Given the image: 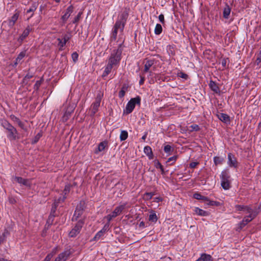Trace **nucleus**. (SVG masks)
Instances as JSON below:
<instances>
[{
	"label": "nucleus",
	"mask_w": 261,
	"mask_h": 261,
	"mask_svg": "<svg viewBox=\"0 0 261 261\" xmlns=\"http://www.w3.org/2000/svg\"><path fill=\"white\" fill-rule=\"evenodd\" d=\"M124 41L118 44V48L113 50L109 58L108 63L114 66L119 65L121 59V54L123 50Z\"/></svg>",
	"instance_id": "obj_1"
},
{
	"label": "nucleus",
	"mask_w": 261,
	"mask_h": 261,
	"mask_svg": "<svg viewBox=\"0 0 261 261\" xmlns=\"http://www.w3.org/2000/svg\"><path fill=\"white\" fill-rule=\"evenodd\" d=\"M0 122L3 128L8 132L7 138L10 140H15L18 139L17 137L18 134V131L12 124L7 120L4 119H1Z\"/></svg>",
	"instance_id": "obj_2"
},
{
	"label": "nucleus",
	"mask_w": 261,
	"mask_h": 261,
	"mask_svg": "<svg viewBox=\"0 0 261 261\" xmlns=\"http://www.w3.org/2000/svg\"><path fill=\"white\" fill-rule=\"evenodd\" d=\"M140 104L141 98L140 96L131 98L126 106L125 110V113L127 114L131 113L135 108L136 105H138L140 106Z\"/></svg>",
	"instance_id": "obj_3"
},
{
	"label": "nucleus",
	"mask_w": 261,
	"mask_h": 261,
	"mask_svg": "<svg viewBox=\"0 0 261 261\" xmlns=\"http://www.w3.org/2000/svg\"><path fill=\"white\" fill-rule=\"evenodd\" d=\"M84 224V220H80L76 223L74 227L71 229V230L69 233V237L71 238L75 237L78 234L80 233L82 228Z\"/></svg>",
	"instance_id": "obj_4"
},
{
	"label": "nucleus",
	"mask_w": 261,
	"mask_h": 261,
	"mask_svg": "<svg viewBox=\"0 0 261 261\" xmlns=\"http://www.w3.org/2000/svg\"><path fill=\"white\" fill-rule=\"evenodd\" d=\"M72 254L70 249H66L63 252L59 253L54 261H66Z\"/></svg>",
	"instance_id": "obj_5"
},
{
	"label": "nucleus",
	"mask_w": 261,
	"mask_h": 261,
	"mask_svg": "<svg viewBox=\"0 0 261 261\" xmlns=\"http://www.w3.org/2000/svg\"><path fill=\"white\" fill-rule=\"evenodd\" d=\"M227 164L231 168H237L238 167L239 163L237 160L234 155L231 153H228Z\"/></svg>",
	"instance_id": "obj_6"
},
{
	"label": "nucleus",
	"mask_w": 261,
	"mask_h": 261,
	"mask_svg": "<svg viewBox=\"0 0 261 261\" xmlns=\"http://www.w3.org/2000/svg\"><path fill=\"white\" fill-rule=\"evenodd\" d=\"M12 179L21 185H22L29 188L31 186V182L28 179H25L19 176H14L12 177Z\"/></svg>",
	"instance_id": "obj_7"
},
{
	"label": "nucleus",
	"mask_w": 261,
	"mask_h": 261,
	"mask_svg": "<svg viewBox=\"0 0 261 261\" xmlns=\"http://www.w3.org/2000/svg\"><path fill=\"white\" fill-rule=\"evenodd\" d=\"M256 216H255V214L253 215H248L245 216L242 221L240 222L239 223L240 229H242L245 226H246L248 223L251 222L253 219H254Z\"/></svg>",
	"instance_id": "obj_8"
},
{
	"label": "nucleus",
	"mask_w": 261,
	"mask_h": 261,
	"mask_svg": "<svg viewBox=\"0 0 261 261\" xmlns=\"http://www.w3.org/2000/svg\"><path fill=\"white\" fill-rule=\"evenodd\" d=\"M243 211H246V213L249 214V215L255 214V216H256L260 213V208L259 206H258L252 208L249 205H245Z\"/></svg>",
	"instance_id": "obj_9"
},
{
	"label": "nucleus",
	"mask_w": 261,
	"mask_h": 261,
	"mask_svg": "<svg viewBox=\"0 0 261 261\" xmlns=\"http://www.w3.org/2000/svg\"><path fill=\"white\" fill-rule=\"evenodd\" d=\"M220 178L221 181H230V175L228 169H225L222 171Z\"/></svg>",
	"instance_id": "obj_10"
},
{
	"label": "nucleus",
	"mask_w": 261,
	"mask_h": 261,
	"mask_svg": "<svg viewBox=\"0 0 261 261\" xmlns=\"http://www.w3.org/2000/svg\"><path fill=\"white\" fill-rule=\"evenodd\" d=\"M10 119L18 124V125L22 129L26 130L27 129L25 127L24 123L22 122L18 117H17L14 115H10L9 116Z\"/></svg>",
	"instance_id": "obj_11"
},
{
	"label": "nucleus",
	"mask_w": 261,
	"mask_h": 261,
	"mask_svg": "<svg viewBox=\"0 0 261 261\" xmlns=\"http://www.w3.org/2000/svg\"><path fill=\"white\" fill-rule=\"evenodd\" d=\"M73 11V7L72 5L67 7L65 14L62 16V20L65 23Z\"/></svg>",
	"instance_id": "obj_12"
},
{
	"label": "nucleus",
	"mask_w": 261,
	"mask_h": 261,
	"mask_svg": "<svg viewBox=\"0 0 261 261\" xmlns=\"http://www.w3.org/2000/svg\"><path fill=\"white\" fill-rule=\"evenodd\" d=\"M75 109V106L74 104L69 105L66 109V111L63 116V118L64 120L67 121L69 117L70 116L71 114L73 112Z\"/></svg>",
	"instance_id": "obj_13"
},
{
	"label": "nucleus",
	"mask_w": 261,
	"mask_h": 261,
	"mask_svg": "<svg viewBox=\"0 0 261 261\" xmlns=\"http://www.w3.org/2000/svg\"><path fill=\"white\" fill-rule=\"evenodd\" d=\"M126 205V203H125L117 206L112 213H111L112 215V217L115 218L119 215L125 208Z\"/></svg>",
	"instance_id": "obj_14"
},
{
	"label": "nucleus",
	"mask_w": 261,
	"mask_h": 261,
	"mask_svg": "<svg viewBox=\"0 0 261 261\" xmlns=\"http://www.w3.org/2000/svg\"><path fill=\"white\" fill-rule=\"evenodd\" d=\"M129 8H125L120 14L118 20L126 23L129 15Z\"/></svg>",
	"instance_id": "obj_15"
},
{
	"label": "nucleus",
	"mask_w": 261,
	"mask_h": 261,
	"mask_svg": "<svg viewBox=\"0 0 261 261\" xmlns=\"http://www.w3.org/2000/svg\"><path fill=\"white\" fill-rule=\"evenodd\" d=\"M32 30V29L31 27L28 26L27 28L23 31L22 34L18 38L17 41L19 43L22 42L23 40L28 37Z\"/></svg>",
	"instance_id": "obj_16"
},
{
	"label": "nucleus",
	"mask_w": 261,
	"mask_h": 261,
	"mask_svg": "<svg viewBox=\"0 0 261 261\" xmlns=\"http://www.w3.org/2000/svg\"><path fill=\"white\" fill-rule=\"evenodd\" d=\"M231 9L230 6L226 4L223 9V17L225 19H228L230 18Z\"/></svg>",
	"instance_id": "obj_17"
},
{
	"label": "nucleus",
	"mask_w": 261,
	"mask_h": 261,
	"mask_svg": "<svg viewBox=\"0 0 261 261\" xmlns=\"http://www.w3.org/2000/svg\"><path fill=\"white\" fill-rule=\"evenodd\" d=\"M208 86L212 91H213V92H214L216 93L220 94V88L216 82H215L212 80H211L208 84Z\"/></svg>",
	"instance_id": "obj_18"
},
{
	"label": "nucleus",
	"mask_w": 261,
	"mask_h": 261,
	"mask_svg": "<svg viewBox=\"0 0 261 261\" xmlns=\"http://www.w3.org/2000/svg\"><path fill=\"white\" fill-rule=\"evenodd\" d=\"M217 116L220 120L225 123L228 124L230 122V117L226 114L221 113L217 114Z\"/></svg>",
	"instance_id": "obj_19"
},
{
	"label": "nucleus",
	"mask_w": 261,
	"mask_h": 261,
	"mask_svg": "<svg viewBox=\"0 0 261 261\" xmlns=\"http://www.w3.org/2000/svg\"><path fill=\"white\" fill-rule=\"evenodd\" d=\"M154 63L155 60L154 59H146L144 71L145 72H147L150 68L154 64Z\"/></svg>",
	"instance_id": "obj_20"
},
{
	"label": "nucleus",
	"mask_w": 261,
	"mask_h": 261,
	"mask_svg": "<svg viewBox=\"0 0 261 261\" xmlns=\"http://www.w3.org/2000/svg\"><path fill=\"white\" fill-rule=\"evenodd\" d=\"M193 211L194 214L198 216L206 217L210 215V213L208 212L204 211L197 207H194Z\"/></svg>",
	"instance_id": "obj_21"
},
{
	"label": "nucleus",
	"mask_w": 261,
	"mask_h": 261,
	"mask_svg": "<svg viewBox=\"0 0 261 261\" xmlns=\"http://www.w3.org/2000/svg\"><path fill=\"white\" fill-rule=\"evenodd\" d=\"M144 152L148 156L149 160L153 158V154L151 148L149 146H145L144 148Z\"/></svg>",
	"instance_id": "obj_22"
},
{
	"label": "nucleus",
	"mask_w": 261,
	"mask_h": 261,
	"mask_svg": "<svg viewBox=\"0 0 261 261\" xmlns=\"http://www.w3.org/2000/svg\"><path fill=\"white\" fill-rule=\"evenodd\" d=\"M115 66L108 63L105 68V70L102 74V77L103 78L108 76V74L111 72V70Z\"/></svg>",
	"instance_id": "obj_23"
},
{
	"label": "nucleus",
	"mask_w": 261,
	"mask_h": 261,
	"mask_svg": "<svg viewBox=\"0 0 261 261\" xmlns=\"http://www.w3.org/2000/svg\"><path fill=\"white\" fill-rule=\"evenodd\" d=\"M125 23L119 20H117L113 28L117 30H119L120 32H123L124 28Z\"/></svg>",
	"instance_id": "obj_24"
},
{
	"label": "nucleus",
	"mask_w": 261,
	"mask_h": 261,
	"mask_svg": "<svg viewBox=\"0 0 261 261\" xmlns=\"http://www.w3.org/2000/svg\"><path fill=\"white\" fill-rule=\"evenodd\" d=\"M38 7V4L36 3H34L32 4V5L30 6V7L27 9L26 11V13H31V14L30 16V17H32L34 15V12L37 9Z\"/></svg>",
	"instance_id": "obj_25"
},
{
	"label": "nucleus",
	"mask_w": 261,
	"mask_h": 261,
	"mask_svg": "<svg viewBox=\"0 0 261 261\" xmlns=\"http://www.w3.org/2000/svg\"><path fill=\"white\" fill-rule=\"evenodd\" d=\"M25 56V51H21L18 55L16 58L14 64H13V67H15L18 65L19 62Z\"/></svg>",
	"instance_id": "obj_26"
},
{
	"label": "nucleus",
	"mask_w": 261,
	"mask_h": 261,
	"mask_svg": "<svg viewBox=\"0 0 261 261\" xmlns=\"http://www.w3.org/2000/svg\"><path fill=\"white\" fill-rule=\"evenodd\" d=\"M193 197L196 199L201 200L204 202L208 200V198L207 197L204 196L199 193H194Z\"/></svg>",
	"instance_id": "obj_27"
},
{
	"label": "nucleus",
	"mask_w": 261,
	"mask_h": 261,
	"mask_svg": "<svg viewBox=\"0 0 261 261\" xmlns=\"http://www.w3.org/2000/svg\"><path fill=\"white\" fill-rule=\"evenodd\" d=\"M99 107V105L95 104L93 102L92 103V104L91 105V109H90L91 116H94L96 114V113L98 110Z\"/></svg>",
	"instance_id": "obj_28"
},
{
	"label": "nucleus",
	"mask_w": 261,
	"mask_h": 261,
	"mask_svg": "<svg viewBox=\"0 0 261 261\" xmlns=\"http://www.w3.org/2000/svg\"><path fill=\"white\" fill-rule=\"evenodd\" d=\"M149 221L153 223H156L158 221V217L154 211L150 212L149 216Z\"/></svg>",
	"instance_id": "obj_29"
},
{
	"label": "nucleus",
	"mask_w": 261,
	"mask_h": 261,
	"mask_svg": "<svg viewBox=\"0 0 261 261\" xmlns=\"http://www.w3.org/2000/svg\"><path fill=\"white\" fill-rule=\"evenodd\" d=\"M107 145V142L106 141H103L100 142L98 146L97 150L95 151L96 153H98V152L102 151L105 150L106 146Z\"/></svg>",
	"instance_id": "obj_30"
},
{
	"label": "nucleus",
	"mask_w": 261,
	"mask_h": 261,
	"mask_svg": "<svg viewBox=\"0 0 261 261\" xmlns=\"http://www.w3.org/2000/svg\"><path fill=\"white\" fill-rule=\"evenodd\" d=\"M57 41H58V45L59 47V50H63L64 49V47L65 46L66 43L65 42V41H63V39L60 38L57 39Z\"/></svg>",
	"instance_id": "obj_31"
},
{
	"label": "nucleus",
	"mask_w": 261,
	"mask_h": 261,
	"mask_svg": "<svg viewBox=\"0 0 261 261\" xmlns=\"http://www.w3.org/2000/svg\"><path fill=\"white\" fill-rule=\"evenodd\" d=\"M224 162V158L216 156L214 158V162L216 165H220Z\"/></svg>",
	"instance_id": "obj_32"
},
{
	"label": "nucleus",
	"mask_w": 261,
	"mask_h": 261,
	"mask_svg": "<svg viewBox=\"0 0 261 261\" xmlns=\"http://www.w3.org/2000/svg\"><path fill=\"white\" fill-rule=\"evenodd\" d=\"M127 87L125 85H123L119 92L118 96L120 98H123L127 91Z\"/></svg>",
	"instance_id": "obj_33"
},
{
	"label": "nucleus",
	"mask_w": 261,
	"mask_h": 261,
	"mask_svg": "<svg viewBox=\"0 0 261 261\" xmlns=\"http://www.w3.org/2000/svg\"><path fill=\"white\" fill-rule=\"evenodd\" d=\"M230 184L231 181H221V187L225 190H227L230 188Z\"/></svg>",
	"instance_id": "obj_34"
},
{
	"label": "nucleus",
	"mask_w": 261,
	"mask_h": 261,
	"mask_svg": "<svg viewBox=\"0 0 261 261\" xmlns=\"http://www.w3.org/2000/svg\"><path fill=\"white\" fill-rule=\"evenodd\" d=\"M83 214V213L80 212L78 210H76L74 211L73 217L72 218V221H77L78 218Z\"/></svg>",
	"instance_id": "obj_35"
},
{
	"label": "nucleus",
	"mask_w": 261,
	"mask_h": 261,
	"mask_svg": "<svg viewBox=\"0 0 261 261\" xmlns=\"http://www.w3.org/2000/svg\"><path fill=\"white\" fill-rule=\"evenodd\" d=\"M162 25L159 24L157 23L155 25V29H154V33L155 35H160L162 32Z\"/></svg>",
	"instance_id": "obj_36"
},
{
	"label": "nucleus",
	"mask_w": 261,
	"mask_h": 261,
	"mask_svg": "<svg viewBox=\"0 0 261 261\" xmlns=\"http://www.w3.org/2000/svg\"><path fill=\"white\" fill-rule=\"evenodd\" d=\"M128 137V133L126 130H122L120 135V139L121 141L125 140Z\"/></svg>",
	"instance_id": "obj_37"
},
{
	"label": "nucleus",
	"mask_w": 261,
	"mask_h": 261,
	"mask_svg": "<svg viewBox=\"0 0 261 261\" xmlns=\"http://www.w3.org/2000/svg\"><path fill=\"white\" fill-rule=\"evenodd\" d=\"M118 30L116 29L113 28L112 30V32L111 36V40L114 41L117 38V33Z\"/></svg>",
	"instance_id": "obj_38"
},
{
	"label": "nucleus",
	"mask_w": 261,
	"mask_h": 261,
	"mask_svg": "<svg viewBox=\"0 0 261 261\" xmlns=\"http://www.w3.org/2000/svg\"><path fill=\"white\" fill-rule=\"evenodd\" d=\"M164 151L168 155L171 154V152L173 151V148L169 145H166L164 147Z\"/></svg>",
	"instance_id": "obj_39"
},
{
	"label": "nucleus",
	"mask_w": 261,
	"mask_h": 261,
	"mask_svg": "<svg viewBox=\"0 0 261 261\" xmlns=\"http://www.w3.org/2000/svg\"><path fill=\"white\" fill-rule=\"evenodd\" d=\"M85 208V202L83 201H81L79 204H77L76 210H79L81 212H83V211Z\"/></svg>",
	"instance_id": "obj_40"
},
{
	"label": "nucleus",
	"mask_w": 261,
	"mask_h": 261,
	"mask_svg": "<svg viewBox=\"0 0 261 261\" xmlns=\"http://www.w3.org/2000/svg\"><path fill=\"white\" fill-rule=\"evenodd\" d=\"M19 16V13L18 11H16L15 13L9 19L11 21L13 22L14 23H15L16 21L17 20L18 17Z\"/></svg>",
	"instance_id": "obj_41"
},
{
	"label": "nucleus",
	"mask_w": 261,
	"mask_h": 261,
	"mask_svg": "<svg viewBox=\"0 0 261 261\" xmlns=\"http://www.w3.org/2000/svg\"><path fill=\"white\" fill-rule=\"evenodd\" d=\"M167 51L170 57L173 56L175 55L173 50V47L171 45H168L167 47Z\"/></svg>",
	"instance_id": "obj_42"
},
{
	"label": "nucleus",
	"mask_w": 261,
	"mask_h": 261,
	"mask_svg": "<svg viewBox=\"0 0 261 261\" xmlns=\"http://www.w3.org/2000/svg\"><path fill=\"white\" fill-rule=\"evenodd\" d=\"M43 79L42 78L40 80L37 81L35 84L34 86V89L36 91L39 90L40 87L42 83Z\"/></svg>",
	"instance_id": "obj_43"
},
{
	"label": "nucleus",
	"mask_w": 261,
	"mask_h": 261,
	"mask_svg": "<svg viewBox=\"0 0 261 261\" xmlns=\"http://www.w3.org/2000/svg\"><path fill=\"white\" fill-rule=\"evenodd\" d=\"M6 24L8 25L9 29H11L14 27L15 23L11 21L10 20H8V21H4L3 22L2 26H5Z\"/></svg>",
	"instance_id": "obj_44"
},
{
	"label": "nucleus",
	"mask_w": 261,
	"mask_h": 261,
	"mask_svg": "<svg viewBox=\"0 0 261 261\" xmlns=\"http://www.w3.org/2000/svg\"><path fill=\"white\" fill-rule=\"evenodd\" d=\"M71 186L69 184H67L65 186L63 192V195L66 196L70 190Z\"/></svg>",
	"instance_id": "obj_45"
},
{
	"label": "nucleus",
	"mask_w": 261,
	"mask_h": 261,
	"mask_svg": "<svg viewBox=\"0 0 261 261\" xmlns=\"http://www.w3.org/2000/svg\"><path fill=\"white\" fill-rule=\"evenodd\" d=\"M104 234L105 233L102 231H98L95 235L93 238V240L96 241L99 240L102 236L104 235Z\"/></svg>",
	"instance_id": "obj_46"
},
{
	"label": "nucleus",
	"mask_w": 261,
	"mask_h": 261,
	"mask_svg": "<svg viewBox=\"0 0 261 261\" xmlns=\"http://www.w3.org/2000/svg\"><path fill=\"white\" fill-rule=\"evenodd\" d=\"M189 127L190 128H191L190 130V132H193V131L198 132L200 129V127L197 124H192V125H190Z\"/></svg>",
	"instance_id": "obj_47"
},
{
	"label": "nucleus",
	"mask_w": 261,
	"mask_h": 261,
	"mask_svg": "<svg viewBox=\"0 0 261 261\" xmlns=\"http://www.w3.org/2000/svg\"><path fill=\"white\" fill-rule=\"evenodd\" d=\"M33 76V74H30L29 73L27 74L23 79L22 82L23 84H27L28 83V81L31 79Z\"/></svg>",
	"instance_id": "obj_48"
},
{
	"label": "nucleus",
	"mask_w": 261,
	"mask_h": 261,
	"mask_svg": "<svg viewBox=\"0 0 261 261\" xmlns=\"http://www.w3.org/2000/svg\"><path fill=\"white\" fill-rule=\"evenodd\" d=\"M206 202H208L207 203V204L208 205L219 206L220 205V202H219L216 201L210 200L209 199H208V201H206Z\"/></svg>",
	"instance_id": "obj_49"
},
{
	"label": "nucleus",
	"mask_w": 261,
	"mask_h": 261,
	"mask_svg": "<svg viewBox=\"0 0 261 261\" xmlns=\"http://www.w3.org/2000/svg\"><path fill=\"white\" fill-rule=\"evenodd\" d=\"M154 195V193H151V192H150V193H148V192H147V193H145L144 194V199H145L146 200H150L151 199V198L152 197V196Z\"/></svg>",
	"instance_id": "obj_50"
},
{
	"label": "nucleus",
	"mask_w": 261,
	"mask_h": 261,
	"mask_svg": "<svg viewBox=\"0 0 261 261\" xmlns=\"http://www.w3.org/2000/svg\"><path fill=\"white\" fill-rule=\"evenodd\" d=\"M71 37L70 34H65L62 36V38L61 39L65 41V42L67 43L70 39Z\"/></svg>",
	"instance_id": "obj_51"
},
{
	"label": "nucleus",
	"mask_w": 261,
	"mask_h": 261,
	"mask_svg": "<svg viewBox=\"0 0 261 261\" xmlns=\"http://www.w3.org/2000/svg\"><path fill=\"white\" fill-rule=\"evenodd\" d=\"M59 203L58 202L55 201L54 203L52 205V208L51 210V214L54 213L56 212V208L57 206H58Z\"/></svg>",
	"instance_id": "obj_52"
},
{
	"label": "nucleus",
	"mask_w": 261,
	"mask_h": 261,
	"mask_svg": "<svg viewBox=\"0 0 261 261\" xmlns=\"http://www.w3.org/2000/svg\"><path fill=\"white\" fill-rule=\"evenodd\" d=\"M71 57L73 61L75 63L78 60L79 55L76 52H74L72 54Z\"/></svg>",
	"instance_id": "obj_53"
},
{
	"label": "nucleus",
	"mask_w": 261,
	"mask_h": 261,
	"mask_svg": "<svg viewBox=\"0 0 261 261\" xmlns=\"http://www.w3.org/2000/svg\"><path fill=\"white\" fill-rule=\"evenodd\" d=\"M177 159V155H174V156H172L169 158L168 159L167 161V163H169V162H173V163H172L171 164H170V165H172L173 163H174L176 160Z\"/></svg>",
	"instance_id": "obj_54"
},
{
	"label": "nucleus",
	"mask_w": 261,
	"mask_h": 261,
	"mask_svg": "<svg viewBox=\"0 0 261 261\" xmlns=\"http://www.w3.org/2000/svg\"><path fill=\"white\" fill-rule=\"evenodd\" d=\"M154 164L155 167L157 169L162 168V167L163 166L161 163L157 160L154 161Z\"/></svg>",
	"instance_id": "obj_55"
},
{
	"label": "nucleus",
	"mask_w": 261,
	"mask_h": 261,
	"mask_svg": "<svg viewBox=\"0 0 261 261\" xmlns=\"http://www.w3.org/2000/svg\"><path fill=\"white\" fill-rule=\"evenodd\" d=\"M228 61V58H223L221 60V63L223 68H225L227 65V63Z\"/></svg>",
	"instance_id": "obj_56"
},
{
	"label": "nucleus",
	"mask_w": 261,
	"mask_h": 261,
	"mask_svg": "<svg viewBox=\"0 0 261 261\" xmlns=\"http://www.w3.org/2000/svg\"><path fill=\"white\" fill-rule=\"evenodd\" d=\"M81 14H82V13H81V12L79 13V14L77 15V16H76L74 17L73 20L72 21L73 23H76L79 21V20L81 18Z\"/></svg>",
	"instance_id": "obj_57"
},
{
	"label": "nucleus",
	"mask_w": 261,
	"mask_h": 261,
	"mask_svg": "<svg viewBox=\"0 0 261 261\" xmlns=\"http://www.w3.org/2000/svg\"><path fill=\"white\" fill-rule=\"evenodd\" d=\"M54 254V252L50 253L48 254L45 258H44V261H50L51 258L53 257V255Z\"/></svg>",
	"instance_id": "obj_58"
},
{
	"label": "nucleus",
	"mask_w": 261,
	"mask_h": 261,
	"mask_svg": "<svg viewBox=\"0 0 261 261\" xmlns=\"http://www.w3.org/2000/svg\"><path fill=\"white\" fill-rule=\"evenodd\" d=\"M66 199V196L63 195L60 196L57 200H56L55 201L58 202V203L60 202H63Z\"/></svg>",
	"instance_id": "obj_59"
},
{
	"label": "nucleus",
	"mask_w": 261,
	"mask_h": 261,
	"mask_svg": "<svg viewBox=\"0 0 261 261\" xmlns=\"http://www.w3.org/2000/svg\"><path fill=\"white\" fill-rule=\"evenodd\" d=\"M103 93L101 91H99L97 93L95 98L98 99H100L101 100V99L103 97Z\"/></svg>",
	"instance_id": "obj_60"
},
{
	"label": "nucleus",
	"mask_w": 261,
	"mask_h": 261,
	"mask_svg": "<svg viewBox=\"0 0 261 261\" xmlns=\"http://www.w3.org/2000/svg\"><path fill=\"white\" fill-rule=\"evenodd\" d=\"M41 136H42V135L40 133H38L34 138V140L33 141V143H35L37 142Z\"/></svg>",
	"instance_id": "obj_61"
},
{
	"label": "nucleus",
	"mask_w": 261,
	"mask_h": 261,
	"mask_svg": "<svg viewBox=\"0 0 261 261\" xmlns=\"http://www.w3.org/2000/svg\"><path fill=\"white\" fill-rule=\"evenodd\" d=\"M245 206L244 205H239L237 204L235 206V207L236 208V210L239 211H243L244 208H245Z\"/></svg>",
	"instance_id": "obj_62"
},
{
	"label": "nucleus",
	"mask_w": 261,
	"mask_h": 261,
	"mask_svg": "<svg viewBox=\"0 0 261 261\" xmlns=\"http://www.w3.org/2000/svg\"><path fill=\"white\" fill-rule=\"evenodd\" d=\"M178 76L180 77H181L182 79H186V80L187 79L188 77V75L187 74H186L184 72H180V73H178Z\"/></svg>",
	"instance_id": "obj_63"
},
{
	"label": "nucleus",
	"mask_w": 261,
	"mask_h": 261,
	"mask_svg": "<svg viewBox=\"0 0 261 261\" xmlns=\"http://www.w3.org/2000/svg\"><path fill=\"white\" fill-rule=\"evenodd\" d=\"M199 164V163L198 162H191V163H190L189 164V167L190 168H194L196 167V166L197 165Z\"/></svg>",
	"instance_id": "obj_64"
}]
</instances>
